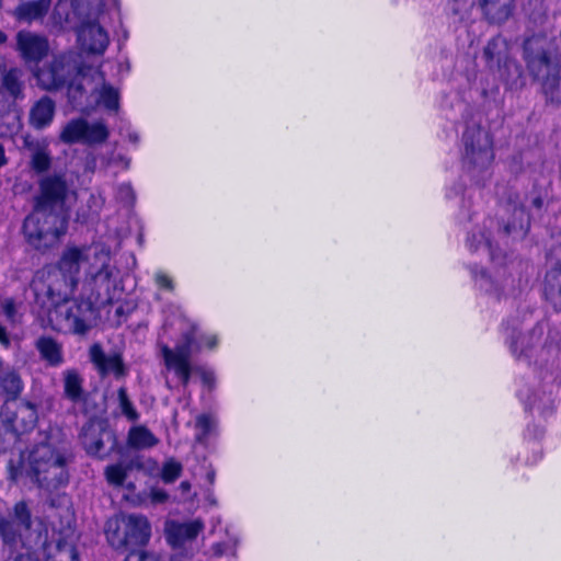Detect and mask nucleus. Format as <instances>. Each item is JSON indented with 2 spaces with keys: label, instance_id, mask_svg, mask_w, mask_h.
Instances as JSON below:
<instances>
[{
  "label": "nucleus",
  "instance_id": "1",
  "mask_svg": "<svg viewBox=\"0 0 561 561\" xmlns=\"http://www.w3.org/2000/svg\"><path fill=\"white\" fill-rule=\"evenodd\" d=\"M82 264H87L82 289H96V297L104 298L117 290L119 271L112 263L111 249L107 245H69L62 251L55 272L37 274L32 279L30 291L34 305L47 307L51 301L69 298L78 286Z\"/></svg>",
  "mask_w": 561,
  "mask_h": 561
},
{
  "label": "nucleus",
  "instance_id": "2",
  "mask_svg": "<svg viewBox=\"0 0 561 561\" xmlns=\"http://www.w3.org/2000/svg\"><path fill=\"white\" fill-rule=\"evenodd\" d=\"M78 191L67 171H54L37 181L33 209L24 218L22 232L30 247L46 251L67 234Z\"/></svg>",
  "mask_w": 561,
  "mask_h": 561
},
{
  "label": "nucleus",
  "instance_id": "3",
  "mask_svg": "<svg viewBox=\"0 0 561 561\" xmlns=\"http://www.w3.org/2000/svg\"><path fill=\"white\" fill-rule=\"evenodd\" d=\"M70 462L71 454L56 445L47 432H39L31 449L9 460L8 474L13 482L27 478L38 489L53 493L69 483Z\"/></svg>",
  "mask_w": 561,
  "mask_h": 561
},
{
  "label": "nucleus",
  "instance_id": "4",
  "mask_svg": "<svg viewBox=\"0 0 561 561\" xmlns=\"http://www.w3.org/2000/svg\"><path fill=\"white\" fill-rule=\"evenodd\" d=\"M178 394L186 400L188 405L192 387L197 380L208 390L216 386L215 371L196 359L203 351H215L219 345L216 332L203 331L199 325L185 313L178 310Z\"/></svg>",
  "mask_w": 561,
  "mask_h": 561
},
{
  "label": "nucleus",
  "instance_id": "5",
  "mask_svg": "<svg viewBox=\"0 0 561 561\" xmlns=\"http://www.w3.org/2000/svg\"><path fill=\"white\" fill-rule=\"evenodd\" d=\"M103 8L104 0H73L64 12H58V4H56L53 19L60 28L76 31L83 50L102 55L110 44L107 32L99 23Z\"/></svg>",
  "mask_w": 561,
  "mask_h": 561
},
{
  "label": "nucleus",
  "instance_id": "6",
  "mask_svg": "<svg viewBox=\"0 0 561 561\" xmlns=\"http://www.w3.org/2000/svg\"><path fill=\"white\" fill-rule=\"evenodd\" d=\"M116 291H112L108 298L96 297V289L85 291L82 289L78 299L51 301L47 307L37 306L39 311L48 314L55 330L62 333L84 335L95 324L99 317L98 304L112 302Z\"/></svg>",
  "mask_w": 561,
  "mask_h": 561
},
{
  "label": "nucleus",
  "instance_id": "7",
  "mask_svg": "<svg viewBox=\"0 0 561 561\" xmlns=\"http://www.w3.org/2000/svg\"><path fill=\"white\" fill-rule=\"evenodd\" d=\"M524 59L530 75L541 80L542 91L552 103H561L560 65L543 36H531L524 43Z\"/></svg>",
  "mask_w": 561,
  "mask_h": 561
},
{
  "label": "nucleus",
  "instance_id": "8",
  "mask_svg": "<svg viewBox=\"0 0 561 561\" xmlns=\"http://www.w3.org/2000/svg\"><path fill=\"white\" fill-rule=\"evenodd\" d=\"M181 480L178 486V503L186 506L187 512H194L199 506L197 497L198 490L203 492L205 500L210 505H216V499L211 486L215 483L216 470L211 465L206 463L205 458L197 456L187 457L183 462L178 461V479Z\"/></svg>",
  "mask_w": 561,
  "mask_h": 561
},
{
  "label": "nucleus",
  "instance_id": "9",
  "mask_svg": "<svg viewBox=\"0 0 561 561\" xmlns=\"http://www.w3.org/2000/svg\"><path fill=\"white\" fill-rule=\"evenodd\" d=\"M461 163L463 176L477 185L491 178L494 160L492 139L479 125L468 124L462 134Z\"/></svg>",
  "mask_w": 561,
  "mask_h": 561
},
{
  "label": "nucleus",
  "instance_id": "10",
  "mask_svg": "<svg viewBox=\"0 0 561 561\" xmlns=\"http://www.w3.org/2000/svg\"><path fill=\"white\" fill-rule=\"evenodd\" d=\"M106 538L115 549L144 547L151 535V526L144 515L129 514L121 519L108 520L105 528Z\"/></svg>",
  "mask_w": 561,
  "mask_h": 561
},
{
  "label": "nucleus",
  "instance_id": "11",
  "mask_svg": "<svg viewBox=\"0 0 561 561\" xmlns=\"http://www.w3.org/2000/svg\"><path fill=\"white\" fill-rule=\"evenodd\" d=\"M33 525L32 511L25 501L16 502L8 516L0 514V540L9 549L28 548Z\"/></svg>",
  "mask_w": 561,
  "mask_h": 561
},
{
  "label": "nucleus",
  "instance_id": "12",
  "mask_svg": "<svg viewBox=\"0 0 561 561\" xmlns=\"http://www.w3.org/2000/svg\"><path fill=\"white\" fill-rule=\"evenodd\" d=\"M80 71L79 56L73 51L59 54L46 67L35 73L44 90H59L67 85Z\"/></svg>",
  "mask_w": 561,
  "mask_h": 561
},
{
  "label": "nucleus",
  "instance_id": "13",
  "mask_svg": "<svg viewBox=\"0 0 561 561\" xmlns=\"http://www.w3.org/2000/svg\"><path fill=\"white\" fill-rule=\"evenodd\" d=\"M80 443L89 456L107 458L115 450L117 439L106 420L93 419L85 423L80 433Z\"/></svg>",
  "mask_w": 561,
  "mask_h": 561
},
{
  "label": "nucleus",
  "instance_id": "14",
  "mask_svg": "<svg viewBox=\"0 0 561 561\" xmlns=\"http://www.w3.org/2000/svg\"><path fill=\"white\" fill-rule=\"evenodd\" d=\"M110 136V129L102 119L88 121L84 118H75L69 121L60 131V140L64 144H82L95 146L103 144Z\"/></svg>",
  "mask_w": 561,
  "mask_h": 561
},
{
  "label": "nucleus",
  "instance_id": "15",
  "mask_svg": "<svg viewBox=\"0 0 561 561\" xmlns=\"http://www.w3.org/2000/svg\"><path fill=\"white\" fill-rule=\"evenodd\" d=\"M205 529L203 518H185L178 520V560L193 559L203 548L204 538H199Z\"/></svg>",
  "mask_w": 561,
  "mask_h": 561
},
{
  "label": "nucleus",
  "instance_id": "16",
  "mask_svg": "<svg viewBox=\"0 0 561 561\" xmlns=\"http://www.w3.org/2000/svg\"><path fill=\"white\" fill-rule=\"evenodd\" d=\"M0 416L7 431L16 437L31 432L38 420L36 405L30 401L20 402L14 410L3 408Z\"/></svg>",
  "mask_w": 561,
  "mask_h": 561
},
{
  "label": "nucleus",
  "instance_id": "17",
  "mask_svg": "<svg viewBox=\"0 0 561 561\" xmlns=\"http://www.w3.org/2000/svg\"><path fill=\"white\" fill-rule=\"evenodd\" d=\"M89 357L101 377L113 375L116 380L125 378L128 369L119 353H105L100 344H93Z\"/></svg>",
  "mask_w": 561,
  "mask_h": 561
},
{
  "label": "nucleus",
  "instance_id": "18",
  "mask_svg": "<svg viewBox=\"0 0 561 561\" xmlns=\"http://www.w3.org/2000/svg\"><path fill=\"white\" fill-rule=\"evenodd\" d=\"M504 211L508 217L503 227L497 228V233L502 237H511L514 240L523 239L530 227V217L524 205L518 204L517 201H510L504 206Z\"/></svg>",
  "mask_w": 561,
  "mask_h": 561
},
{
  "label": "nucleus",
  "instance_id": "19",
  "mask_svg": "<svg viewBox=\"0 0 561 561\" xmlns=\"http://www.w3.org/2000/svg\"><path fill=\"white\" fill-rule=\"evenodd\" d=\"M554 380L552 373H546L545 376L541 377L542 394L533 392L530 389L519 388L517 390V396L525 404V408L530 410L536 409L540 414H545L552 410L554 408Z\"/></svg>",
  "mask_w": 561,
  "mask_h": 561
},
{
  "label": "nucleus",
  "instance_id": "20",
  "mask_svg": "<svg viewBox=\"0 0 561 561\" xmlns=\"http://www.w3.org/2000/svg\"><path fill=\"white\" fill-rule=\"evenodd\" d=\"M545 333V325L542 323H538L531 331L523 334L512 335L508 337V347L511 353L517 360L528 359L536 352V347L539 345L541 337Z\"/></svg>",
  "mask_w": 561,
  "mask_h": 561
},
{
  "label": "nucleus",
  "instance_id": "21",
  "mask_svg": "<svg viewBox=\"0 0 561 561\" xmlns=\"http://www.w3.org/2000/svg\"><path fill=\"white\" fill-rule=\"evenodd\" d=\"M95 82L94 78H89L84 73H79L67 84V95L71 106L81 112L91 111L92 91Z\"/></svg>",
  "mask_w": 561,
  "mask_h": 561
},
{
  "label": "nucleus",
  "instance_id": "22",
  "mask_svg": "<svg viewBox=\"0 0 561 561\" xmlns=\"http://www.w3.org/2000/svg\"><path fill=\"white\" fill-rule=\"evenodd\" d=\"M18 49L27 62H38L48 53L49 44L45 36L30 31H20L16 35Z\"/></svg>",
  "mask_w": 561,
  "mask_h": 561
},
{
  "label": "nucleus",
  "instance_id": "23",
  "mask_svg": "<svg viewBox=\"0 0 561 561\" xmlns=\"http://www.w3.org/2000/svg\"><path fill=\"white\" fill-rule=\"evenodd\" d=\"M494 225V220L489 218L484 221L483 228H474L468 234L466 245L471 253H481L491 261L500 257L499 249L493 245L489 231Z\"/></svg>",
  "mask_w": 561,
  "mask_h": 561
},
{
  "label": "nucleus",
  "instance_id": "24",
  "mask_svg": "<svg viewBox=\"0 0 561 561\" xmlns=\"http://www.w3.org/2000/svg\"><path fill=\"white\" fill-rule=\"evenodd\" d=\"M92 101L91 110L98 105L104 106L108 111H117L119 106V94L118 91L106 83L103 75L100 71L95 72V82L91 87Z\"/></svg>",
  "mask_w": 561,
  "mask_h": 561
},
{
  "label": "nucleus",
  "instance_id": "25",
  "mask_svg": "<svg viewBox=\"0 0 561 561\" xmlns=\"http://www.w3.org/2000/svg\"><path fill=\"white\" fill-rule=\"evenodd\" d=\"M187 427L194 430L195 443L207 446L211 437L218 435L219 421L215 413L206 412L195 415L193 421L186 423Z\"/></svg>",
  "mask_w": 561,
  "mask_h": 561
},
{
  "label": "nucleus",
  "instance_id": "26",
  "mask_svg": "<svg viewBox=\"0 0 561 561\" xmlns=\"http://www.w3.org/2000/svg\"><path fill=\"white\" fill-rule=\"evenodd\" d=\"M24 390V381L18 368L10 365L0 375V394L7 403L16 401Z\"/></svg>",
  "mask_w": 561,
  "mask_h": 561
},
{
  "label": "nucleus",
  "instance_id": "27",
  "mask_svg": "<svg viewBox=\"0 0 561 561\" xmlns=\"http://www.w3.org/2000/svg\"><path fill=\"white\" fill-rule=\"evenodd\" d=\"M483 57L489 68L496 69L512 58L510 43L502 36L491 38L483 49Z\"/></svg>",
  "mask_w": 561,
  "mask_h": 561
},
{
  "label": "nucleus",
  "instance_id": "28",
  "mask_svg": "<svg viewBox=\"0 0 561 561\" xmlns=\"http://www.w3.org/2000/svg\"><path fill=\"white\" fill-rule=\"evenodd\" d=\"M51 0L23 1L14 9V16L20 22L32 23L42 20L49 11Z\"/></svg>",
  "mask_w": 561,
  "mask_h": 561
},
{
  "label": "nucleus",
  "instance_id": "29",
  "mask_svg": "<svg viewBox=\"0 0 561 561\" xmlns=\"http://www.w3.org/2000/svg\"><path fill=\"white\" fill-rule=\"evenodd\" d=\"M55 102L50 98H41L31 107L30 125L35 129H43L49 126L55 116Z\"/></svg>",
  "mask_w": 561,
  "mask_h": 561
},
{
  "label": "nucleus",
  "instance_id": "30",
  "mask_svg": "<svg viewBox=\"0 0 561 561\" xmlns=\"http://www.w3.org/2000/svg\"><path fill=\"white\" fill-rule=\"evenodd\" d=\"M39 356L51 367H58L64 363L62 345L51 336L43 335L35 342Z\"/></svg>",
  "mask_w": 561,
  "mask_h": 561
},
{
  "label": "nucleus",
  "instance_id": "31",
  "mask_svg": "<svg viewBox=\"0 0 561 561\" xmlns=\"http://www.w3.org/2000/svg\"><path fill=\"white\" fill-rule=\"evenodd\" d=\"M159 353L169 373L175 371V346L173 345L172 323L165 321L158 337Z\"/></svg>",
  "mask_w": 561,
  "mask_h": 561
},
{
  "label": "nucleus",
  "instance_id": "32",
  "mask_svg": "<svg viewBox=\"0 0 561 561\" xmlns=\"http://www.w3.org/2000/svg\"><path fill=\"white\" fill-rule=\"evenodd\" d=\"M136 467L150 477H160L167 483L175 479V460L173 458H170L163 467H160V465L151 458L138 459Z\"/></svg>",
  "mask_w": 561,
  "mask_h": 561
},
{
  "label": "nucleus",
  "instance_id": "33",
  "mask_svg": "<svg viewBox=\"0 0 561 561\" xmlns=\"http://www.w3.org/2000/svg\"><path fill=\"white\" fill-rule=\"evenodd\" d=\"M480 7L492 23H503L512 14L513 0H480Z\"/></svg>",
  "mask_w": 561,
  "mask_h": 561
},
{
  "label": "nucleus",
  "instance_id": "34",
  "mask_svg": "<svg viewBox=\"0 0 561 561\" xmlns=\"http://www.w3.org/2000/svg\"><path fill=\"white\" fill-rule=\"evenodd\" d=\"M225 533L227 538L211 543L208 551L204 553L206 557L209 559L221 557L238 558V548L240 545L239 535L230 533L228 528L225 529Z\"/></svg>",
  "mask_w": 561,
  "mask_h": 561
},
{
  "label": "nucleus",
  "instance_id": "35",
  "mask_svg": "<svg viewBox=\"0 0 561 561\" xmlns=\"http://www.w3.org/2000/svg\"><path fill=\"white\" fill-rule=\"evenodd\" d=\"M157 436L145 425L131 426L127 435V445L137 450L149 449L158 445Z\"/></svg>",
  "mask_w": 561,
  "mask_h": 561
},
{
  "label": "nucleus",
  "instance_id": "36",
  "mask_svg": "<svg viewBox=\"0 0 561 561\" xmlns=\"http://www.w3.org/2000/svg\"><path fill=\"white\" fill-rule=\"evenodd\" d=\"M543 293L557 310H561V264L549 270L545 278Z\"/></svg>",
  "mask_w": 561,
  "mask_h": 561
},
{
  "label": "nucleus",
  "instance_id": "37",
  "mask_svg": "<svg viewBox=\"0 0 561 561\" xmlns=\"http://www.w3.org/2000/svg\"><path fill=\"white\" fill-rule=\"evenodd\" d=\"M496 69L501 80L504 81L508 89H515L523 84V70L516 60L511 58L505 64L503 62L501 66H499Z\"/></svg>",
  "mask_w": 561,
  "mask_h": 561
},
{
  "label": "nucleus",
  "instance_id": "38",
  "mask_svg": "<svg viewBox=\"0 0 561 561\" xmlns=\"http://www.w3.org/2000/svg\"><path fill=\"white\" fill-rule=\"evenodd\" d=\"M83 379L76 370H67L64 377V392L67 399L73 403L83 400Z\"/></svg>",
  "mask_w": 561,
  "mask_h": 561
},
{
  "label": "nucleus",
  "instance_id": "39",
  "mask_svg": "<svg viewBox=\"0 0 561 561\" xmlns=\"http://www.w3.org/2000/svg\"><path fill=\"white\" fill-rule=\"evenodd\" d=\"M470 272L480 290L494 296H500L504 280H494L483 268L471 266Z\"/></svg>",
  "mask_w": 561,
  "mask_h": 561
},
{
  "label": "nucleus",
  "instance_id": "40",
  "mask_svg": "<svg viewBox=\"0 0 561 561\" xmlns=\"http://www.w3.org/2000/svg\"><path fill=\"white\" fill-rule=\"evenodd\" d=\"M0 77L2 88L12 98L16 99L22 94L21 71L19 69H10L7 72L0 70Z\"/></svg>",
  "mask_w": 561,
  "mask_h": 561
},
{
  "label": "nucleus",
  "instance_id": "41",
  "mask_svg": "<svg viewBox=\"0 0 561 561\" xmlns=\"http://www.w3.org/2000/svg\"><path fill=\"white\" fill-rule=\"evenodd\" d=\"M130 159L121 152L112 150L101 156V165L106 170H114L115 173L129 169Z\"/></svg>",
  "mask_w": 561,
  "mask_h": 561
},
{
  "label": "nucleus",
  "instance_id": "42",
  "mask_svg": "<svg viewBox=\"0 0 561 561\" xmlns=\"http://www.w3.org/2000/svg\"><path fill=\"white\" fill-rule=\"evenodd\" d=\"M51 165V157L49 152L45 149H37L33 152L31 158V168L32 170L37 173L42 174H50L51 172H47ZM43 178V175L41 176Z\"/></svg>",
  "mask_w": 561,
  "mask_h": 561
},
{
  "label": "nucleus",
  "instance_id": "43",
  "mask_svg": "<svg viewBox=\"0 0 561 561\" xmlns=\"http://www.w3.org/2000/svg\"><path fill=\"white\" fill-rule=\"evenodd\" d=\"M105 204V197L100 193H91L88 201V211L78 213L77 220L85 221L90 216L98 215Z\"/></svg>",
  "mask_w": 561,
  "mask_h": 561
},
{
  "label": "nucleus",
  "instance_id": "44",
  "mask_svg": "<svg viewBox=\"0 0 561 561\" xmlns=\"http://www.w3.org/2000/svg\"><path fill=\"white\" fill-rule=\"evenodd\" d=\"M104 476L108 484L121 486L127 478V468L122 463L110 465L105 468Z\"/></svg>",
  "mask_w": 561,
  "mask_h": 561
},
{
  "label": "nucleus",
  "instance_id": "45",
  "mask_svg": "<svg viewBox=\"0 0 561 561\" xmlns=\"http://www.w3.org/2000/svg\"><path fill=\"white\" fill-rule=\"evenodd\" d=\"M118 403L122 413L130 421H136L139 417L138 412L134 408L131 401L128 398L127 390L125 387L118 389Z\"/></svg>",
  "mask_w": 561,
  "mask_h": 561
},
{
  "label": "nucleus",
  "instance_id": "46",
  "mask_svg": "<svg viewBox=\"0 0 561 561\" xmlns=\"http://www.w3.org/2000/svg\"><path fill=\"white\" fill-rule=\"evenodd\" d=\"M0 309L5 319L12 323H18V304L12 297H4L0 299Z\"/></svg>",
  "mask_w": 561,
  "mask_h": 561
},
{
  "label": "nucleus",
  "instance_id": "47",
  "mask_svg": "<svg viewBox=\"0 0 561 561\" xmlns=\"http://www.w3.org/2000/svg\"><path fill=\"white\" fill-rule=\"evenodd\" d=\"M154 283H156V286H157V289H158V291L156 294V298L157 299H162V295L164 293L172 294L173 282L164 273L157 272L154 274Z\"/></svg>",
  "mask_w": 561,
  "mask_h": 561
},
{
  "label": "nucleus",
  "instance_id": "48",
  "mask_svg": "<svg viewBox=\"0 0 561 561\" xmlns=\"http://www.w3.org/2000/svg\"><path fill=\"white\" fill-rule=\"evenodd\" d=\"M116 198L124 204H131L135 199V194L129 183H122L116 188Z\"/></svg>",
  "mask_w": 561,
  "mask_h": 561
},
{
  "label": "nucleus",
  "instance_id": "49",
  "mask_svg": "<svg viewBox=\"0 0 561 561\" xmlns=\"http://www.w3.org/2000/svg\"><path fill=\"white\" fill-rule=\"evenodd\" d=\"M472 4V0H449L448 8L455 15H460L462 18L468 13Z\"/></svg>",
  "mask_w": 561,
  "mask_h": 561
},
{
  "label": "nucleus",
  "instance_id": "50",
  "mask_svg": "<svg viewBox=\"0 0 561 561\" xmlns=\"http://www.w3.org/2000/svg\"><path fill=\"white\" fill-rule=\"evenodd\" d=\"M57 549L61 556H66L67 558H70L72 561H77L78 553L72 543H67L59 540L57 542Z\"/></svg>",
  "mask_w": 561,
  "mask_h": 561
},
{
  "label": "nucleus",
  "instance_id": "51",
  "mask_svg": "<svg viewBox=\"0 0 561 561\" xmlns=\"http://www.w3.org/2000/svg\"><path fill=\"white\" fill-rule=\"evenodd\" d=\"M164 536L168 545L175 549V520L168 519L165 522Z\"/></svg>",
  "mask_w": 561,
  "mask_h": 561
},
{
  "label": "nucleus",
  "instance_id": "52",
  "mask_svg": "<svg viewBox=\"0 0 561 561\" xmlns=\"http://www.w3.org/2000/svg\"><path fill=\"white\" fill-rule=\"evenodd\" d=\"M125 561H158L153 554H149L142 550H133L128 553Z\"/></svg>",
  "mask_w": 561,
  "mask_h": 561
},
{
  "label": "nucleus",
  "instance_id": "53",
  "mask_svg": "<svg viewBox=\"0 0 561 561\" xmlns=\"http://www.w3.org/2000/svg\"><path fill=\"white\" fill-rule=\"evenodd\" d=\"M149 497L153 504H162L168 500L169 495L161 489H152L149 493Z\"/></svg>",
  "mask_w": 561,
  "mask_h": 561
},
{
  "label": "nucleus",
  "instance_id": "54",
  "mask_svg": "<svg viewBox=\"0 0 561 561\" xmlns=\"http://www.w3.org/2000/svg\"><path fill=\"white\" fill-rule=\"evenodd\" d=\"M0 345L4 350H9L11 347V337L4 325L0 323Z\"/></svg>",
  "mask_w": 561,
  "mask_h": 561
},
{
  "label": "nucleus",
  "instance_id": "55",
  "mask_svg": "<svg viewBox=\"0 0 561 561\" xmlns=\"http://www.w3.org/2000/svg\"><path fill=\"white\" fill-rule=\"evenodd\" d=\"M543 203L545 199L540 193H533L529 197V204L536 209H541Z\"/></svg>",
  "mask_w": 561,
  "mask_h": 561
},
{
  "label": "nucleus",
  "instance_id": "56",
  "mask_svg": "<svg viewBox=\"0 0 561 561\" xmlns=\"http://www.w3.org/2000/svg\"><path fill=\"white\" fill-rule=\"evenodd\" d=\"M96 168V157L91 156L87 158L84 170L88 172H94Z\"/></svg>",
  "mask_w": 561,
  "mask_h": 561
},
{
  "label": "nucleus",
  "instance_id": "57",
  "mask_svg": "<svg viewBox=\"0 0 561 561\" xmlns=\"http://www.w3.org/2000/svg\"><path fill=\"white\" fill-rule=\"evenodd\" d=\"M126 138L133 145H138V142L140 140V137H139V135H138V133L136 130H128L127 135H126Z\"/></svg>",
  "mask_w": 561,
  "mask_h": 561
},
{
  "label": "nucleus",
  "instance_id": "58",
  "mask_svg": "<svg viewBox=\"0 0 561 561\" xmlns=\"http://www.w3.org/2000/svg\"><path fill=\"white\" fill-rule=\"evenodd\" d=\"M14 561H38V559L31 553H19Z\"/></svg>",
  "mask_w": 561,
  "mask_h": 561
},
{
  "label": "nucleus",
  "instance_id": "59",
  "mask_svg": "<svg viewBox=\"0 0 561 561\" xmlns=\"http://www.w3.org/2000/svg\"><path fill=\"white\" fill-rule=\"evenodd\" d=\"M5 163H7V158H5V153H4V148L0 144V168L3 167Z\"/></svg>",
  "mask_w": 561,
  "mask_h": 561
},
{
  "label": "nucleus",
  "instance_id": "60",
  "mask_svg": "<svg viewBox=\"0 0 561 561\" xmlns=\"http://www.w3.org/2000/svg\"><path fill=\"white\" fill-rule=\"evenodd\" d=\"M10 366L9 363L4 362L1 357H0V375Z\"/></svg>",
  "mask_w": 561,
  "mask_h": 561
},
{
  "label": "nucleus",
  "instance_id": "61",
  "mask_svg": "<svg viewBox=\"0 0 561 561\" xmlns=\"http://www.w3.org/2000/svg\"><path fill=\"white\" fill-rule=\"evenodd\" d=\"M453 194H454L455 196H457V195L459 194V192H458V191H455V193H454V190H449V191L447 192V197H448V198H450V197L453 196Z\"/></svg>",
  "mask_w": 561,
  "mask_h": 561
},
{
  "label": "nucleus",
  "instance_id": "62",
  "mask_svg": "<svg viewBox=\"0 0 561 561\" xmlns=\"http://www.w3.org/2000/svg\"><path fill=\"white\" fill-rule=\"evenodd\" d=\"M5 41H7L5 34L0 31V44L4 43Z\"/></svg>",
  "mask_w": 561,
  "mask_h": 561
},
{
  "label": "nucleus",
  "instance_id": "63",
  "mask_svg": "<svg viewBox=\"0 0 561 561\" xmlns=\"http://www.w3.org/2000/svg\"><path fill=\"white\" fill-rule=\"evenodd\" d=\"M543 434V430L539 428L538 433L534 436L535 438L540 437Z\"/></svg>",
  "mask_w": 561,
  "mask_h": 561
},
{
  "label": "nucleus",
  "instance_id": "64",
  "mask_svg": "<svg viewBox=\"0 0 561 561\" xmlns=\"http://www.w3.org/2000/svg\"><path fill=\"white\" fill-rule=\"evenodd\" d=\"M461 203H462L461 207H463V208H465V207H466V204H465V197H463V196H462V198H461Z\"/></svg>",
  "mask_w": 561,
  "mask_h": 561
}]
</instances>
